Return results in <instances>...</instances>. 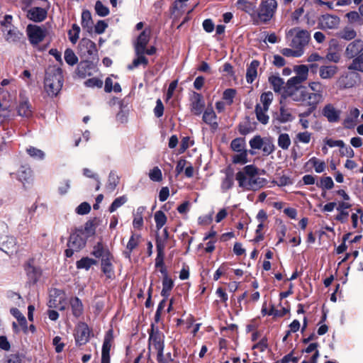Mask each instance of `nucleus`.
<instances>
[{"label":"nucleus","mask_w":363,"mask_h":363,"mask_svg":"<svg viewBox=\"0 0 363 363\" xmlns=\"http://www.w3.org/2000/svg\"><path fill=\"white\" fill-rule=\"evenodd\" d=\"M294 71L297 75L287 80L283 96L308 107V111L302 115L309 116L324 101L325 87L318 81L310 82L308 87L302 85V82L307 79L308 75V67L306 65L295 66Z\"/></svg>","instance_id":"f257e3e1"},{"label":"nucleus","mask_w":363,"mask_h":363,"mask_svg":"<svg viewBox=\"0 0 363 363\" xmlns=\"http://www.w3.org/2000/svg\"><path fill=\"white\" fill-rule=\"evenodd\" d=\"M235 178L239 186L246 191H257L266 184V180L260 177L259 170L251 164L237 172Z\"/></svg>","instance_id":"f03ea898"},{"label":"nucleus","mask_w":363,"mask_h":363,"mask_svg":"<svg viewBox=\"0 0 363 363\" xmlns=\"http://www.w3.org/2000/svg\"><path fill=\"white\" fill-rule=\"evenodd\" d=\"M63 85L62 70L55 67H49L44 79V90L50 96H56L60 91Z\"/></svg>","instance_id":"7ed1b4c3"},{"label":"nucleus","mask_w":363,"mask_h":363,"mask_svg":"<svg viewBox=\"0 0 363 363\" xmlns=\"http://www.w3.org/2000/svg\"><path fill=\"white\" fill-rule=\"evenodd\" d=\"M286 37L291 48L303 50L311 39V35L307 30H301L298 28H294L288 30Z\"/></svg>","instance_id":"20e7f679"},{"label":"nucleus","mask_w":363,"mask_h":363,"mask_svg":"<svg viewBox=\"0 0 363 363\" xmlns=\"http://www.w3.org/2000/svg\"><path fill=\"white\" fill-rule=\"evenodd\" d=\"M13 97L5 89L0 92V124L11 119L13 116Z\"/></svg>","instance_id":"39448f33"},{"label":"nucleus","mask_w":363,"mask_h":363,"mask_svg":"<svg viewBox=\"0 0 363 363\" xmlns=\"http://www.w3.org/2000/svg\"><path fill=\"white\" fill-rule=\"evenodd\" d=\"M277 8V2L276 0H262L256 15L262 22L267 23L272 18Z\"/></svg>","instance_id":"423d86ee"},{"label":"nucleus","mask_w":363,"mask_h":363,"mask_svg":"<svg viewBox=\"0 0 363 363\" xmlns=\"http://www.w3.org/2000/svg\"><path fill=\"white\" fill-rule=\"evenodd\" d=\"M0 249L9 255L15 254L18 250L15 238L7 235H0Z\"/></svg>","instance_id":"0eeeda50"},{"label":"nucleus","mask_w":363,"mask_h":363,"mask_svg":"<svg viewBox=\"0 0 363 363\" xmlns=\"http://www.w3.org/2000/svg\"><path fill=\"white\" fill-rule=\"evenodd\" d=\"M149 349L155 352H163L164 335L159 330L152 329L149 338Z\"/></svg>","instance_id":"6e6552de"},{"label":"nucleus","mask_w":363,"mask_h":363,"mask_svg":"<svg viewBox=\"0 0 363 363\" xmlns=\"http://www.w3.org/2000/svg\"><path fill=\"white\" fill-rule=\"evenodd\" d=\"M48 306L50 308L64 311L67 307L66 296L65 293L61 291L55 290L53 294L50 295Z\"/></svg>","instance_id":"1a4fd4ad"},{"label":"nucleus","mask_w":363,"mask_h":363,"mask_svg":"<svg viewBox=\"0 0 363 363\" xmlns=\"http://www.w3.org/2000/svg\"><path fill=\"white\" fill-rule=\"evenodd\" d=\"M27 33L32 44L39 43L45 36V30L35 24H29L27 28Z\"/></svg>","instance_id":"9d476101"},{"label":"nucleus","mask_w":363,"mask_h":363,"mask_svg":"<svg viewBox=\"0 0 363 363\" xmlns=\"http://www.w3.org/2000/svg\"><path fill=\"white\" fill-rule=\"evenodd\" d=\"M16 111L19 116L24 118H30L32 116L33 108L27 97L21 94L20 95V99L16 106Z\"/></svg>","instance_id":"9b49d317"},{"label":"nucleus","mask_w":363,"mask_h":363,"mask_svg":"<svg viewBox=\"0 0 363 363\" xmlns=\"http://www.w3.org/2000/svg\"><path fill=\"white\" fill-rule=\"evenodd\" d=\"M90 330L88 325L84 323L78 324L76 328L75 341L77 345L86 344L89 339Z\"/></svg>","instance_id":"f8f14e48"},{"label":"nucleus","mask_w":363,"mask_h":363,"mask_svg":"<svg viewBox=\"0 0 363 363\" xmlns=\"http://www.w3.org/2000/svg\"><path fill=\"white\" fill-rule=\"evenodd\" d=\"M205 106V102L202 96L198 93L194 92L190 97L191 112L195 115H200Z\"/></svg>","instance_id":"ddd939ff"},{"label":"nucleus","mask_w":363,"mask_h":363,"mask_svg":"<svg viewBox=\"0 0 363 363\" xmlns=\"http://www.w3.org/2000/svg\"><path fill=\"white\" fill-rule=\"evenodd\" d=\"M86 239L84 233L82 230H77L73 233L69 239L68 247L79 251L85 246Z\"/></svg>","instance_id":"4468645a"},{"label":"nucleus","mask_w":363,"mask_h":363,"mask_svg":"<svg viewBox=\"0 0 363 363\" xmlns=\"http://www.w3.org/2000/svg\"><path fill=\"white\" fill-rule=\"evenodd\" d=\"M113 340V332L108 330L104 337L102 351H101V363H110V350Z\"/></svg>","instance_id":"2eb2a0df"},{"label":"nucleus","mask_w":363,"mask_h":363,"mask_svg":"<svg viewBox=\"0 0 363 363\" xmlns=\"http://www.w3.org/2000/svg\"><path fill=\"white\" fill-rule=\"evenodd\" d=\"M101 268L107 279L114 278L113 257L111 255L101 260Z\"/></svg>","instance_id":"dca6fc26"},{"label":"nucleus","mask_w":363,"mask_h":363,"mask_svg":"<svg viewBox=\"0 0 363 363\" xmlns=\"http://www.w3.org/2000/svg\"><path fill=\"white\" fill-rule=\"evenodd\" d=\"M357 74L354 73H345L340 76L337 84L340 89H350L356 85Z\"/></svg>","instance_id":"f3484780"},{"label":"nucleus","mask_w":363,"mask_h":363,"mask_svg":"<svg viewBox=\"0 0 363 363\" xmlns=\"http://www.w3.org/2000/svg\"><path fill=\"white\" fill-rule=\"evenodd\" d=\"M150 36V30L148 28H144V30L139 35L137 41L135 45V52H145V48L147 44Z\"/></svg>","instance_id":"a211bd4d"},{"label":"nucleus","mask_w":363,"mask_h":363,"mask_svg":"<svg viewBox=\"0 0 363 363\" xmlns=\"http://www.w3.org/2000/svg\"><path fill=\"white\" fill-rule=\"evenodd\" d=\"M351 207V204L347 201H337V205L336 207V210L338 212L337 216H335V220L345 223L347 221L349 217V211L348 209Z\"/></svg>","instance_id":"6ab92c4d"},{"label":"nucleus","mask_w":363,"mask_h":363,"mask_svg":"<svg viewBox=\"0 0 363 363\" xmlns=\"http://www.w3.org/2000/svg\"><path fill=\"white\" fill-rule=\"evenodd\" d=\"M338 67L334 65H325L319 67L318 73L322 79H331L337 73Z\"/></svg>","instance_id":"aec40b11"},{"label":"nucleus","mask_w":363,"mask_h":363,"mask_svg":"<svg viewBox=\"0 0 363 363\" xmlns=\"http://www.w3.org/2000/svg\"><path fill=\"white\" fill-rule=\"evenodd\" d=\"M97 71L96 67L89 62H82L77 67V74L82 78L90 77Z\"/></svg>","instance_id":"412c9836"},{"label":"nucleus","mask_w":363,"mask_h":363,"mask_svg":"<svg viewBox=\"0 0 363 363\" xmlns=\"http://www.w3.org/2000/svg\"><path fill=\"white\" fill-rule=\"evenodd\" d=\"M363 51V41L361 40H355L350 43L345 50L347 57L352 58L357 56Z\"/></svg>","instance_id":"4be33fe9"},{"label":"nucleus","mask_w":363,"mask_h":363,"mask_svg":"<svg viewBox=\"0 0 363 363\" xmlns=\"http://www.w3.org/2000/svg\"><path fill=\"white\" fill-rule=\"evenodd\" d=\"M18 179L25 187L30 186L33 181L31 169L22 167L18 172Z\"/></svg>","instance_id":"5701e85b"},{"label":"nucleus","mask_w":363,"mask_h":363,"mask_svg":"<svg viewBox=\"0 0 363 363\" xmlns=\"http://www.w3.org/2000/svg\"><path fill=\"white\" fill-rule=\"evenodd\" d=\"M323 115L329 122L334 123L340 119V111L337 110L333 105L329 104L323 108Z\"/></svg>","instance_id":"b1692460"},{"label":"nucleus","mask_w":363,"mask_h":363,"mask_svg":"<svg viewBox=\"0 0 363 363\" xmlns=\"http://www.w3.org/2000/svg\"><path fill=\"white\" fill-rule=\"evenodd\" d=\"M4 33L6 40L9 42H16L23 36V34L17 30L15 28L10 26L11 25L4 24Z\"/></svg>","instance_id":"393cba45"},{"label":"nucleus","mask_w":363,"mask_h":363,"mask_svg":"<svg viewBox=\"0 0 363 363\" xmlns=\"http://www.w3.org/2000/svg\"><path fill=\"white\" fill-rule=\"evenodd\" d=\"M28 18L35 22H41L47 16V11L41 7H33L28 13Z\"/></svg>","instance_id":"a878e982"},{"label":"nucleus","mask_w":363,"mask_h":363,"mask_svg":"<svg viewBox=\"0 0 363 363\" xmlns=\"http://www.w3.org/2000/svg\"><path fill=\"white\" fill-rule=\"evenodd\" d=\"M359 111L357 108H351L349 111L348 115L345 118L343 122V125L346 128H354L357 123L358 118L359 116Z\"/></svg>","instance_id":"bb28decb"},{"label":"nucleus","mask_w":363,"mask_h":363,"mask_svg":"<svg viewBox=\"0 0 363 363\" xmlns=\"http://www.w3.org/2000/svg\"><path fill=\"white\" fill-rule=\"evenodd\" d=\"M202 119L204 123L209 125L213 129H216L218 128L216 115L212 107H208L206 108L203 112Z\"/></svg>","instance_id":"cd10ccee"},{"label":"nucleus","mask_w":363,"mask_h":363,"mask_svg":"<svg viewBox=\"0 0 363 363\" xmlns=\"http://www.w3.org/2000/svg\"><path fill=\"white\" fill-rule=\"evenodd\" d=\"M69 306L74 316L78 318L83 314L84 306L82 301L78 297L70 298Z\"/></svg>","instance_id":"c85d7f7f"},{"label":"nucleus","mask_w":363,"mask_h":363,"mask_svg":"<svg viewBox=\"0 0 363 363\" xmlns=\"http://www.w3.org/2000/svg\"><path fill=\"white\" fill-rule=\"evenodd\" d=\"M305 167H313L316 173H322L325 170L326 164L323 160L313 157L306 163Z\"/></svg>","instance_id":"c756f323"},{"label":"nucleus","mask_w":363,"mask_h":363,"mask_svg":"<svg viewBox=\"0 0 363 363\" xmlns=\"http://www.w3.org/2000/svg\"><path fill=\"white\" fill-rule=\"evenodd\" d=\"M341 58V49L338 45H330L328 48V52L325 56V59L334 63L340 62Z\"/></svg>","instance_id":"7c9ffc66"},{"label":"nucleus","mask_w":363,"mask_h":363,"mask_svg":"<svg viewBox=\"0 0 363 363\" xmlns=\"http://www.w3.org/2000/svg\"><path fill=\"white\" fill-rule=\"evenodd\" d=\"M259 66V62L252 60L247 69L246 80L248 83H252L257 76V69Z\"/></svg>","instance_id":"2f4dec72"},{"label":"nucleus","mask_w":363,"mask_h":363,"mask_svg":"<svg viewBox=\"0 0 363 363\" xmlns=\"http://www.w3.org/2000/svg\"><path fill=\"white\" fill-rule=\"evenodd\" d=\"M269 82L275 92H281L282 90L281 96L285 98L283 96L285 86H284V82L282 78L278 75H272L269 77Z\"/></svg>","instance_id":"473e14b6"},{"label":"nucleus","mask_w":363,"mask_h":363,"mask_svg":"<svg viewBox=\"0 0 363 363\" xmlns=\"http://www.w3.org/2000/svg\"><path fill=\"white\" fill-rule=\"evenodd\" d=\"M145 211V207H138L133 213V226L134 228L140 229L143 225V214Z\"/></svg>","instance_id":"72a5a7b5"},{"label":"nucleus","mask_w":363,"mask_h":363,"mask_svg":"<svg viewBox=\"0 0 363 363\" xmlns=\"http://www.w3.org/2000/svg\"><path fill=\"white\" fill-rule=\"evenodd\" d=\"M91 254L95 257L100 258L101 260L111 255L108 250L104 248L100 243H98L94 247Z\"/></svg>","instance_id":"f704fd0d"},{"label":"nucleus","mask_w":363,"mask_h":363,"mask_svg":"<svg viewBox=\"0 0 363 363\" xmlns=\"http://www.w3.org/2000/svg\"><path fill=\"white\" fill-rule=\"evenodd\" d=\"M106 26L107 24H84V29L91 35L93 33L100 34L105 30Z\"/></svg>","instance_id":"c9c22d12"},{"label":"nucleus","mask_w":363,"mask_h":363,"mask_svg":"<svg viewBox=\"0 0 363 363\" xmlns=\"http://www.w3.org/2000/svg\"><path fill=\"white\" fill-rule=\"evenodd\" d=\"M274 99V95L271 91L264 92L260 96L261 106L264 110L268 111Z\"/></svg>","instance_id":"e433bc0d"},{"label":"nucleus","mask_w":363,"mask_h":363,"mask_svg":"<svg viewBox=\"0 0 363 363\" xmlns=\"http://www.w3.org/2000/svg\"><path fill=\"white\" fill-rule=\"evenodd\" d=\"M96 263L95 259L86 257L77 261L76 266L77 269L89 270L91 266L96 264Z\"/></svg>","instance_id":"4c0bfd02"},{"label":"nucleus","mask_w":363,"mask_h":363,"mask_svg":"<svg viewBox=\"0 0 363 363\" xmlns=\"http://www.w3.org/2000/svg\"><path fill=\"white\" fill-rule=\"evenodd\" d=\"M26 272L30 281L33 283L37 282L42 274L40 269L31 266L27 268Z\"/></svg>","instance_id":"58836bf2"},{"label":"nucleus","mask_w":363,"mask_h":363,"mask_svg":"<svg viewBox=\"0 0 363 363\" xmlns=\"http://www.w3.org/2000/svg\"><path fill=\"white\" fill-rule=\"evenodd\" d=\"M173 287V281L172 280L167 277L166 273H164V277L162 281V290L161 291V294L164 297H167L169 294L170 291Z\"/></svg>","instance_id":"ea45409f"},{"label":"nucleus","mask_w":363,"mask_h":363,"mask_svg":"<svg viewBox=\"0 0 363 363\" xmlns=\"http://www.w3.org/2000/svg\"><path fill=\"white\" fill-rule=\"evenodd\" d=\"M281 54L286 57H299L304 53L303 49L297 48H284L281 51Z\"/></svg>","instance_id":"a19ab883"},{"label":"nucleus","mask_w":363,"mask_h":363,"mask_svg":"<svg viewBox=\"0 0 363 363\" xmlns=\"http://www.w3.org/2000/svg\"><path fill=\"white\" fill-rule=\"evenodd\" d=\"M348 69L363 72V53L352 60L348 66Z\"/></svg>","instance_id":"79ce46f5"},{"label":"nucleus","mask_w":363,"mask_h":363,"mask_svg":"<svg viewBox=\"0 0 363 363\" xmlns=\"http://www.w3.org/2000/svg\"><path fill=\"white\" fill-rule=\"evenodd\" d=\"M294 117L291 114V111L289 108H285L281 106L280 108V114L278 116V120L281 123H286L289 121H291Z\"/></svg>","instance_id":"37998d69"},{"label":"nucleus","mask_w":363,"mask_h":363,"mask_svg":"<svg viewBox=\"0 0 363 363\" xmlns=\"http://www.w3.org/2000/svg\"><path fill=\"white\" fill-rule=\"evenodd\" d=\"M136 58L134 59L133 64L128 66L130 69L137 67L140 65H147L148 61L147 59L144 56L145 52H135Z\"/></svg>","instance_id":"c03bdc74"},{"label":"nucleus","mask_w":363,"mask_h":363,"mask_svg":"<svg viewBox=\"0 0 363 363\" xmlns=\"http://www.w3.org/2000/svg\"><path fill=\"white\" fill-rule=\"evenodd\" d=\"M255 112L257 120L262 124H267L269 121V116L267 115V111L264 110L260 104H257Z\"/></svg>","instance_id":"a18cd8bd"},{"label":"nucleus","mask_w":363,"mask_h":363,"mask_svg":"<svg viewBox=\"0 0 363 363\" xmlns=\"http://www.w3.org/2000/svg\"><path fill=\"white\" fill-rule=\"evenodd\" d=\"M337 35L343 39L349 40L353 39L357 34L352 28L346 26L344 29L337 33Z\"/></svg>","instance_id":"49530a36"},{"label":"nucleus","mask_w":363,"mask_h":363,"mask_svg":"<svg viewBox=\"0 0 363 363\" xmlns=\"http://www.w3.org/2000/svg\"><path fill=\"white\" fill-rule=\"evenodd\" d=\"M154 219L156 224V228L159 230L161 229L167 223V216L162 211L155 212Z\"/></svg>","instance_id":"de8ad7c7"},{"label":"nucleus","mask_w":363,"mask_h":363,"mask_svg":"<svg viewBox=\"0 0 363 363\" xmlns=\"http://www.w3.org/2000/svg\"><path fill=\"white\" fill-rule=\"evenodd\" d=\"M148 177L150 179L155 182H160L162 181V172L158 167H155L149 171Z\"/></svg>","instance_id":"09e8293b"},{"label":"nucleus","mask_w":363,"mask_h":363,"mask_svg":"<svg viewBox=\"0 0 363 363\" xmlns=\"http://www.w3.org/2000/svg\"><path fill=\"white\" fill-rule=\"evenodd\" d=\"M28 154L34 160H41L45 158V152L35 147H29L26 150Z\"/></svg>","instance_id":"8fccbe9b"},{"label":"nucleus","mask_w":363,"mask_h":363,"mask_svg":"<svg viewBox=\"0 0 363 363\" xmlns=\"http://www.w3.org/2000/svg\"><path fill=\"white\" fill-rule=\"evenodd\" d=\"M81 28L77 24H73L72 28L68 31L69 40L75 44L79 38Z\"/></svg>","instance_id":"3c124183"},{"label":"nucleus","mask_w":363,"mask_h":363,"mask_svg":"<svg viewBox=\"0 0 363 363\" xmlns=\"http://www.w3.org/2000/svg\"><path fill=\"white\" fill-rule=\"evenodd\" d=\"M278 145L283 150H287L291 145V139L287 133H281L278 138Z\"/></svg>","instance_id":"603ef678"},{"label":"nucleus","mask_w":363,"mask_h":363,"mask_svg":"<svg viewBox=\"0 0 363 363\" xmlns=\"http://www.w3.org/2000/svg\"><path fill=\"white\" fill-rule=\"evenodd\" d=\"M238 153L233 157V162L235 164H245L247 162V152L246 150H242L240 152H237Z\"/></svg>","instance_id":"864d4df0"},{"label":"nucleus","mask_w":363,"mask_h":363,"mask_svg":"<svg viewBox=\"0 0 363 363\" xmlns=\"http://www.w3.org/2000/svg\"><path fill=\"white\" fill-rule=\"evenodd\" d=\"M65 60L69 65H74L78 62V58L71 49H67L65 52Z\"/></svg>","instance_id":"5fc2aeb1"},{"label":"nucleus","mask_w":363,"mask_h":363,"mask_svg":"<svg viewBox=\"0 0 363 363\" xmlns=\"http://www.w3.org/2000/svg\"><path fill=\"white\" fill-rule=\"evenodd\" d=\"M230 147L235 152H240L242 150H245V143L244 139L238 138L234 139L230 144Z\"/></svg>","instance_id":"6e6d98bb"},{"label":"nucleus","mask_w":363,"mask_h":363,"mask_svg":"<svg viewBox=\"0 0 363 363\" xmlns=\"http://www.w3.org/2000/svg\"><path fill=\"white\" fill-rule=\"evenodd\" d=\"M103 84L102 79L97 77L90 78L84 82L85 86L89 88H101Z\"/></svg>","instance_id":"4d7b16f0"},{"label":"nucleus","mask_w":363,"mask_h":363,"mask_svg":"<svg viewBox=\"0 0 363 363\" xmlns=\"http://www.w3.org/2000/svg\"><path fill=\"white\" fill-rule=\"evenodd\" d=\"M11 313L18 320L19 324L24 328H27V323L25 316L17 308H11Z\"/></svg>","instance_id":"13d9d810"},{"label":"nucleus","mask_w":363,"mask_h":363,"mask_svg":"<svg viewBox=\"0 0 363 363\" xmlns=\"http://www.w3.org/2000/svg\"><path fill=\"white\" fill-rule=\"evenodd\" d=\"M264 140L265 138L264 139L262 138L259 135H256L250 140V146L252 149L261 150Z\"/></svg>","instance_id":"bf43d9fd"},{"label":"nucleus","mask_w":363,"mask_h":363,"mask_svg":"<svg viewBox=\"0 0 363 363\" xmlns=\"http://www.w3.org/2000/svg\"><path fill=\"white\" fill-rule=\"evenodd\" d=\"M19 77L25 82L27 86H33L34 84V79L32 77L30 72L28 69H25L19 76Z\"/></svg>","instance_id":"052dcab7"},{"label":"nucleus","mask_w":363,"mask_h":363,"mask_svg":"<svg viewBox=\"0 0 363 363\" xmlns=\"http://www.w3.org/2000/svg\"><path fill=\"white\" fill-rule=\"evenodd\" d=\"M127 201V198L124 196L116 198L109 208L110 212L113 213L119 207L123 206Z\"/></svg>","instance_id":"680f3d73"},{"label":"nucleus","mask_w":363,"mask_h":363,"mask_svg":"<svg viewBox=\"0 0 363 363\" xmlns=\"http://www.w3.org/2000/svg\"><path fill=\"white\" fill-rule=\"evenodd\" d=\"M95 11L100 16H106L109 13L108 7L104 6L101 1H97L95 4Z\"/></svg>","instance_id":"e2e57ef3"},{"label":"nucleus","mask_w":363,"mask_h":363,"mask_svg":"<svg viewBox=\"0 0 363 363\" xmlns=\"http://www.w3.org/2000/svg\"><path fill=\"white\" fill-rule=\"evenodd\" d=\"M233 177L231 174H226L221 184V189L223 191L230 189L233 185Z\"/></svg>","instance_id":"0e129e2a"},{"label":"nucleus","mask_w":363,"mask_h":363,"mask_svg":"<svg viewBox=\"0 0 363 363\" xmlns=\"http://www.w3.org/2000/svg\"><path fill=\"white\" fill-rule=\"evenodd\" d=\"M140 236L139 235H133L130 237V238L127 244V248L130 251L133 250L138 245V244L140 242Z\"/></svg>","instance_id":"69168bd1"},{"label":"nucleus","mask_w":363,"mask_h":363,"mask_svg":"<svg viewBox=\"0 0 363 363\" xmlns=\"http://www.w3.org/2000/svg\"><path fill=\"white\" fill-rule=\"evenodd\" d=\"M91 206L87 202H83L76 208V213L79 215H85L90 212Z\"/></svg>","instance_id":"338daca9"},{"label":"nucleus","mask_w":363,"mask_h":363,"mask_svg":"<svg viewBox=\"0 0 363 363\" xmlns=\"http://www.w3.org/2000/svg\"><path fill=\"white\" fill-rule=\"evenodd\" d=\"M235 90L233 89H228L223 92V99L226 101L228 104H231L235 96Z\"/></svg>","instance_id":"774afa93"}]
</instances>
